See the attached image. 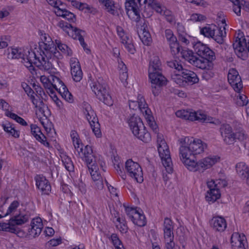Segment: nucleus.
Here are the masks:
<instances>
[{"mask_svg": "<svg viewBox=\"0 0 249 249\" xmlns=\"http://www.w3.org/2000/svg\"><path fill=\"white\" fill-rule=\"evenodd\" d=\"M103 5V8L109 14L115 15L116 13L114 1L112 0H98Z\"/></svg>", "mask_w": 249, "mask_h": 249, "instance_id": "31", "label": "nucleus"}, {"mask_svg": "<svg viewBox=\"0 0 249 249\" xmlns=\"http://www.w3.org/2000/svg\"><path fill=\"white\" fill-rule=\"evenodd\" d=\"M181 76L184 78L186 83L190 85H193L198 82L199 79L196 73L185 69H184L181 72Z\"/></svg>", "mask_w": 249, "mask_h": 249, "instance_id": "27", "label": "nucleus"}, {"mask_svg": "<svg viewBox=\"0 0 249 249\" xmlns=\"http://www.w3.org/2000/svg\"><path fill=\"white\" fill-rule=\"evenodd\" d=\"M36 185L42 193L48 195L51 192V186L49 181L43 176H37L36 177Z\"/></svg>", "mask_w": 249, "mask_h": 249, "instance_id": "25", "label": "nucleus"}, {"mask_svg": "<svg viewBox=\"0 0 249 249\" xmlns=\"http://www.w3.org/2000/svg\"><path fill=\"white\" fill-rule=\"evenodd\" d=\"M28 53L25 57L26 59L34 63L40 70L49 72L53 69L52 62L47 57H44L41 51L38 54L32 50L28 51Z\"/></svg>", "mask_w": 249, "mask_h": 249, "instance_id": "8", "label": "nucleus"}, {"mask_svg": "<svg viewBox=\"0 0 249 249\" xmlns=\"http://www.w3.org/2000/svg\"><path fill=\"white\" fill-rule=\"evenodd\" d=\"M90 88L99 100L107 106L112 105V98L105 84H101L99 81L93 82L90 84Z\"/></svg>", "mask_w": 249, "mask_h": 249, "instance_id": "10", "label": "nucleus"}, {"mask_svg": "<svg viewBox=\"0 0 249 249\" xmlns=\"http://www.w3.org/2000/svg\"><path fill=\"white\" fill-rule=\"evenodd\" d=\"M58 92L66 101L72 103L73 101L72 94L69 92L67 87L65 86L62 88L59 89Z\"/></svg>", "mask_w": 249, "mask_h": 249, "instance_id": "39", "label": "nucleus"}, {"mask_svg": "<svg viewBox=\"0 0 249 249\" xmlns=\"http://www.w3.org/2000/svg\"><path fill=\"white\" fill-rule=\"evenodd\" d=\"M1 231L9 232L13 233L16 234L18 236H20V233L21 232L16 226H15L13 224L11 223L10 219L8 223H2Z\"/></svg>", "mask_w": 249, "mask_h": 249, "instance_id": "32", "label": "nucleus"}, {"mask_svg": "<svg viewBox=\"0 0 249 249\" xmlns=\"http://www.w3.org/2000/svg\"><path fill=\"white\" fill-rule=\"evenodd\" d=\"M173 222L172 220L166 217L164 218L163 223V231H173Z\"/></svg>", "mask_w": 249, "mask_h": 249, "instance_id": "53", "label": "nucleus"}, {"mask_svg": "<svg viewBox=\"0 0 249 249\" xmlns=\"http://www.w3.org/2000/svg\"><path fill=\"white\" fill-rule=\"evenodd\" d=\"M114 217L116 218V221L118 222V224L116 225L117 228L122 232L126 233L128 230V227L126 221L124 218H121L115 214Z\"/></svg>", "mask_w": 249, "mask_h": 249, "instance_id": "38", "label": "nucleus"}, {"mask_svg": "<svg viewBox=\"0 0 249 249\" xmlns=\"http://www.w3.org/2000/svg\"><path fill=\"white\" fill-rule=\"evenodd\" d=\"M231 244L232 249H246V237L243 234L234 232L231 236Z\"/></svg>", "mask_w": 249, "mask_h": 249, "instance_id": "21", "label": "nucleus"}, {"mask_svg": "<svg viewBox=\"0 0 249 249\" xmlns=\"http://www.w3.org/2000/svg\"><path fill=\"white\" fill-rule=\"evenodd\" d=\"M119 68L120 70V79L124 85L127 84V79L128 77V74L126 71V67L125 64L121 62V63H119Z\"/></svg>", "mask_w": 249, "mask_h": 249, "instance_id": "36", "label": "nucleus"}, {"mask_svg": "<svg viewBox=\"0 0 249 249\" xmlns=\"http://www.w3.org/2000/svg\"><path fill=\"white\" fill-rule=\"evenodd\" d=\"M36 140L40 142L46 147H50V143L47 141L46 137L42 133L39 136H37Z\"/></svg>", "mask_w": 249, "mask_h": 249, "instance_id": "60", "label": "nucleus"}, {"mask_svg": "<svg viewBox=\"0 0 249 249\" xmlns=\"http://www.w3.org/2000/svg\"><path fill=\"white\" fill-rule=\"evenodd\" d=\"M181 145L179 148L180 159L188 170L191 171H201L211 167L219 158L215 156L204 158L196 161L195 155L202 153L207 144L200 139L186 137L180 140Z\"/></svg>", "mask_w": 249, "mask_h": 249, "instance_id": "1", "label": "nucleus"}, {"mask_svg": "<svg viewBox=\"0 0 249 249\" xmlns=\"http://www.w3.org/2000/svg\"><path fill=\"white\" fill-rule=\"evenodd\" d=\"M238 95L237 96L236 104L237 106L242 107L246 106L247 102L246 101L247 96L244 94H241L240 92L238 93Z\"/></svg>", "mask_w": 249, "mask_h": 249, "instance_id": "51", "label": "nucleus"}, {"mask_svg": "<svg viewBox=\"0 0 249 249\" xmlns=\"http://www.w3.org/2000/svg\"><path fill=\"white\" fill-rule=\"evenodd\" d=\"M129 107L130 109L135 110L139 109L145 115H149L150 112L148 108L147 104L146 103L144 98L141 94L138 95L137 101H129Z\"/></svg>", "mask_w": 249, "mask_h": 249, "instance_id": "19", "label": "nucleus"}, {"mask_svg": "<svg viewBox=\"0 0 249 249\" xmlns=\"http://www.w3.org/2000/svg\"><path fill=\"white\" fill-rule=\"evenodd\" d=\"M128 123L130 127V129L135 128V127L139 126L140 127H142V125L143 124L141 119L138 116L133 115L131 116L128 120Z\"/></svg>", "mask_w": 249, "mask_h": 249, "instance_id": "37", "label": "nucleus"}, {"mask_svg": "<svg viewBox=\"0 0 249 249\" xmlns=\"http://www.w3.org/2000/svg\"><path fill=\"white\" fill-rule=\"evenodd\" d=\"M172 79L179 86L183 85L184 84V78L181 76V72L178 73H175L171 76Z\"/></svg>", "mask_w": 249, "mask_h": 249, "instance_id": "50", "label": "nucleus"}, {"mask_svg": "<svg viewBox=\"0 0 249 249\" xmlns=\"http://www.w3.org/2000/svg\"><path fill=\"white\" fill-rule=\"evenodd\" d=\"M205 71L202 73V77L206 80H209L214 75V73L211 71L212 70H205Z\"/></svg>", "mask_w": 249, "mask_h": 249, "instance_id": "61", "label": "nucleus"}, {"mask_svg": "<svg viewBox=\"0 0 249 249\" xmlns=\"http://www.w3.org/2000/svg\"><path fill=\"white\" fill-rule=\"evenodd\" d=\"M120 40L121 43L124 45L125 49L128 52L131 54L135 53V49L132 43V40L127 34L122 38H120Z\"/></svg>", "mask_w": 249, "mask_h": 249, "instance_id": "34", "label": "nucleus"}, {"mask_svg": "<svg viewBox=\"0 0 249 249\" xmlns=\"http://www.w3.org/2000/svg\"><path fill=\"white\" fill-rule=\"evenodd\" d=\"M93 185L95 188L97 190H102L104 188V183L103 178L99 179V180L93 182Z\"/></svg>", "mask_w": 249, "mask_h": 249, "instance_id": "62", "label": "nucleus"}, {"mask_svg": "<svg viewBox=\"0 0 249 249\" xmlns=\"http://www.w3.org/2000/svg\"><path fill=\"white\" fill-rule=\"evenodd\" d=\"M226 185L225 181L223 180L217 179L216 180H212L207 182L208 187L209 190L215 189V188H220L224 187Z\"/></svg>", "mask_w": 249, "mask_h": 249, "instance_id": "41", "label": "nucleus"}, {"mask_svg": "<svg viewBox=\"0 0 249 249\" xmlns=\"http://www.w3.org/2000/svg\"><path fill=\"white\" fill-rule=\"evenodd\" d=\"M125 169L129 176L138 182L141 183L143 181L142 169L138 163L128 160L125 162Z\"/></svg>", "mask_w": 249, "mask_h": 249, "instance_id": "14", "label": "nucleus"}, {"mask_svg": "<svg viewBox=\"0 0 249 249\" xmlns=\"http://www.w3.org/2000/svg\"><path fill=\"white\" fill-rule=\"evenodd\" d=\"M220 188L211 189V190L207 191V195L206 196V200L209 203H213L220 197Z\"/></svg>", "mask_w": 249, "mask_h": 249, "instance_id": "33", "label": "nucleus"}, {"mask_svg": "<svg viewBox=\"0 0 249 249\" xmlns=\"http://www.w3.org/2000/svg\"><path fill=\"white\" fill-rule=\"evenodd\" d=\"M165 248L166 249H179L180 247L175 244L174 240L170 241H165Z\"/></svg>", "mask_w": 249, "mask_h": 249, "instance_id": "59", "label": "nucleus"}, {"mask_svg": "<svg viewBox=\"0 0 249 249\" xmlns=\"http://www.w3.org/2000/svg\"><path fill=\"white\" fill-rule=\"evenodd\" d=\"M125 211L129 218L135 225L139 227H143L146 225V218L139 210L135 208L125 207Z\"/></svg>", "mask_w": 249, "mask_h": 249, "instance_id": "15", "label": "nucleus"}, {"mask_svg": "<svg viewBox=\"0 0 249 249\" xmlns=\"http://www.w3.org/2000/svg\"><path fill=\"white\" fill-rule=\"evenodd\" d=\"M181 56L185 61H188L190 64L193 66L200 69L203 67L205 62L203 60H199L196 55L194 54V52L187 48H181L180 52Z\"/></svg>", "mask_w": 249, "mask_h": 249, "instance_id": "16", "label": "nucleus"}, {"mask_svg": "<svg viewBox=\"0 0 249 249\" xmlns=\"http://www.w3.org/2000/svg\"><path fill=\"white\" fill-rule=\"evenodd\" d=\"M19 206V202L17 200L13 201L8 207L6 213L4 216H6L11 213L15 212Z\"/></svg>", "mask_w": 249, "mask_h": 249, "instance_id": "48", "label": "nucleus"}, {"mask_svg": "<svg viewBox=\"0 0 249 249\" xmlns=\"http://www.w3.org/2000/svg\"><path fill=\"white\" fill-rule=\"evenodd\" d=\"M112 242L117 249H121V246L123 247L121 241L116 234H112L110 237Z\"/></svg>", "mask_w": 249, "mask_h": 249, "instance_id": "52", "label": "nucleus"}, {"mask_svg": "<svg viewBox=\"0 0 249 249\" xmlns=\"http://www.w3.org/2000/svg\"><path fill=\"white\" fill-rule=\"evenodd\" d=\"M228 80L234 90L237 93L240 92L243 89V84L241 78L236 69L233 68L230 69L228 74Z\"/></svg>", "mask_w": 249, "mask_h": 249, "instance_id": "17", "label": "nucleus"}, {"mask_svg": "<svg viewBox=\"0 0 249 249\" xmlns=\"http://www.w3.org/2000/svg\"><path fill=\"white\" fill-rule=\"evenodd\" d=\"M168 66L176 70L175 72H181L184 69L180 62L177 60H173L168 62Z\"/></svg>", "mask_w": 249, "mask_h": 249, "instance_id": "45", "label": "nucleus"}, {"mask_svg": "<svg viewBox=\"0 0 249 249\" xmlns=\"http://www.w3.org/2000/svg\"><path fill=\"white\" fill-rule=\"evenodd\" d=\"M165 37L168 43L176 42L177 40L176 36L174 35L173 31L170 29H166L165 31Z\"/></svg>", "mask_w": 249, "mask_h": 249, "instance_id": "49", "label": "nucleus"}, {"mask_svg": "<svg viewBox=\"0 0 249 249\" xmlns=\"http://www.w3.org/2000/svg\"><path fill=\"white\" fill-rule=\"evenodd\" d=\"M139 4L135 1V0L126 1L125 7L126 10V14L132 20L135 22H138L141 18L140 14Z\"/></svg>", "mask_w": 249, "mask_h": 249, "instance_id": "18", "label": "nucleus"}, {"mask_svg": "<svg viewBox=\"0 0 249 249\" xmlns=\"http://www.w3.org/2000/svg\"><path fill=\"white\" fill-rule=\"evenodd\" d=\"M71 74L73 80L76 82H80L83 77L80 65L77 60L74 59L73 62L71 60Z\"/></svg>", "mask_w": 249, "mask_h": 249, "instance_id": "26", "label": "nucleus"}, {"mask_svg": "<svg viewBox=\"0 0 249 249\" xmlns=\"http://www.w3.org/2000/svg\"><path fill=\"white\" fill-rule=\"evenodd\" d=\"M130 130L135 137L144 142H148L151 140L150 134L146 130L143 124L142 125V127L138 126Z\"/></svg>", "mask_w": 249, "mask_h": 249, "instance_id": "22", "label": "nucleus"}, {"mask_svg": "<svg viewBox=\"0 0 249 249\" xmlns=\"http://www.w3.org/2000/svg\"><path fill=\"white\" fill-rule=\"evenodd\" d=\"M148 76L152 84V92L154 96H157L160 93L161 87L165 86L167 82L162 74L161 62L157 56H153L150 60Z\"/></svg>", "mask_w": 249, "mask_h": 249, "instance_id": "3", "label": "nucleus"}, {"mask_svg": "<svg viewBox=\"0 0 249 249\" xmlns=\"http://www.w3.org/2000/svg\"><path fill=\"white\" fill-rule=\"evenodd\" d=\"M164 238L165 241H170V240H174V235L173 231H164Z\"/></svg>", "mask_w": 249, "mask_h": 249, "instance_id": "58", "label": "nucleus"}, {"mask_svg": "<svg viewBox=\"0 0 249 249\" xmlns=\"http://www.w3.org/2000/svg\"><path fill=\"white\" fill-rule=\"evenodd\" d=\"M200 33L205 37L212 38L219 44L224 42V37L226 36L225 27L221 28L215 25H208L200 28Z\"/></svg>", "mask_w": 249, "mask_h": 249, "instance_id": "9", "label": "nucleus"}, {"mask_svg": "<svg viewBox=\"0 0 249 249\" xmlns=\"http://www.w3.org/2000/svg\"><path fill=\"white\" fill-rule=\"evenodd\" d=\"M55 43L56 47H57L62 53L67 56H70L72 54V51L66 44L61 43L58 40H55Z\"/></svg>", "mask_w": 249, "mask_h": 249, "instance_id": "40", "label": "nucleus"}, {"mask_svg": "<svg viewBox=\"0 0 249 249\" xmlns=\"http://www.w3.org/2000/svg\"><path fill=\"white\" fill-rule=\"evenodd\" d=\"M170 45L171 52L173 55H176L178 54L181 51V48L179 46V43L177 40L176 42H171L169 44Z\"/></svg>", "mask_w": 249, "mask_h": 249, "instance_id": "46", "label": "nucleus"}, {"mask_svg": "<svg viewBox=\"0 0 249 249\" xmlns=\"http://www.w3.org/2000/svg\"><path fill=\"white\" fill-rule=\"evenodd\" d=\"M66 169L69 172L73 171L74 170L73 164L70 159H65L63 161Z\"/></svg>", "mask_w": 249, "mask_h": 249, "instance_id": "57", "label": "nucleus"}, {"mask_svg": "<svg viewBox=\"0 0 249 249\" xmlns=\"http://www.w3.org/2000/svg\"><path fill=\"white\" fill-rule=\"evenodd\" d=\"M210 225L213 229L219 232L224 231L227 228V222L221 216L213 217L210 221Z\"/></svg>", "mask_w": 249, "mask_h": 249, "instance_id": "24", "label": "nucleus"}, {"mask_svg": "<svg viewBox=\"0 0 249 249\" xmlns=\"http://www.w3.org/2000/svg\"><path fill=\"white\" fill-rule=\"evenodd\" d=\"M138 34L143 44L147 46L150 45L152 40L151 36L149 32L146 30L144 27L141 26L138 30Z\"/></svg>", "mask_w": 249, "mask_h": 249, "instance_id": "29", "label": "nucleus"}, {"mask_svg": "<svg viewBox=\"0 0 249 249\" xmlns=\"http://www.w3.org/2000/svg\"><path fill=\"white\" fill-rule=\"evenodd\" d=\"M31 132L32 134L36 139L37 136L42 134L40 128L36 124H32L30 125Z\"/></svg>", "mask_w": 249, "mask_h": 249, "instance_id": "55", "label": "nucleus"}, {"mask_svg": "<svg viewBox=\"0 0 249 249\" xmlns=\"http://www.w3.org/2000/svg\"><path fill=\"white\" fill-rule=\"evenodd\" d=\"M206 19V18L205 16L195 13L191 16L190 20L194 22H197L204 21Z\"/></svg>", "mask_w": 249, "mask_h": 249, "instance_id": "54", "label": "nucleus"}, {"mask_svg": "<svg viewBox=\"0 0 249 249\" xmlns=\"http://www.w3.org/2000/svg\"><path fill=\"white\" fill-rule=\"evenodd\" d=\"M57 14L59 15V17H61L70 21L74 22L75 18V15L67 10L63 12L59 10L57 11Z\"/></svg>", "mask_w": 249, "mask_h": 249, "instance_id": "44", "label": "nucleus"}, {"mask_svg": "<svg viewBox=\"0 0 249 249\" xmlns=\"http://www.w3.org/2000/svg\"><path fill=\"white\" fill-rule=\"evenodd\" d=\"M59 25L61 28L65 27L71 30V31L74 33V35L72 36H75L74 37H73L74 38L78 39L81 45L83 47L84 50H87L88 51H89V50L86 48L87 44L85 42L84 39L83 38V34L85 33L84 31L80 30L76 27H73L71 24L64 21L59 22Z\"/></svg>", "mask_w": 249, "mask_h": 249, "instance_id": "20", "label": "nucleus"}, {"mask_svg": "<svg viewBox=\"0 0 249 249\" xmlns=\"http://www.w3.org/2000/svg\"><path fill=\"white\" fill-rule=\"evenodd\" d=\"M232 46L237 56L244 59L249 52V36L244 37L242 33H239L235 37Z\"/></svg>", "mask_w": 249, "mask_h": 249, "instance_id": "12", "label": "nucleus"}, {"mask_svg": "<svg viewBox=\"0 0 249 249\" xmlns=\"http://www.w3.org/2000/svg\"><path fill=\"white\" fill-rule=\"evenodd\" d=\"M50 80H51V88L54 89L58 92L59 91V89L63 88L65 86V85L63 83L62 81H61L58 77L54 76L51 75L50 76Z\"/></svg>", "mask_w": 249, "mask_h": 249, "instance_id": "35", "label": "nucleus"}, {"mask_svg": "<svg viewBox=\"0 0 249 249\" xmlns=\"http://www.w3.org/2000/svg\"><path fill=\"white\" fill-rule=\"evenodd\" d=\"M73 145L77 154H75L84 160L87 164L93 182L102 179L101 174L99 173V168L94 163L95 157L93 154L91 147L88 145L83 148V145L79 139L77 132L75 130L71 132Z\"/></svg>", "mask_w": 249, "mask_h": 249, "instance_id": "2", "label": "nucleus"}, {"mask_svg": "<svg viewBox=\"0 0 249 249\" xmlns=\"http://www.w3.org/2000/svg\"><path fill=\"white\" fill-rule=\"evenodd\" d=\"M116 31L117 35L119 36L120 38H122V37L126 34L124 29L121 26H117L116 27Z\"/></svg>", "mask_w": 249, "mask_h": 249, "instance_id": "63", "label": "nucleus"}, {"mask_svg": "<svg viewBox=\"0 0 249 249\" xmlns=\"http://www.w3.org/2000/svg\"><path fill=\"white\" fill-rule=\"evenodd\" d=\"M187 2H190L197 6L206 7L208 5V3L204 0H185Z\"/></svg>", "mask_w": 249, "mask_h": 249, "instance_id": "56", "label": "nucleus"}, {"mask_svg": "<svg viewBox=\"0 0 249 249\" xmlns=\"http://www.w3.org/2000/svg\"><path fill=\"white\" fill-rule=\"evenodd\" d=\"M41 39L42 41L39 43V48L44 57H47L52 62L53 61L57 62V59L62 57L60 53L57 50L56 45L48 35H42Z\"/></svg>", "mask_w": 249, "mask_h": 249, "instance_id": "5", "label": "nucleus"}, {"mask_svg": "<svg viewBox=\"0 0 249 249\" xmlns=\"http://www.w3.org/2000/svg\"><path fill=\"white\" fill-rule=\"evenodd\" d=\"M40 82L42 83L44 87L47 89V92L50 93H53L52 89L51 88L50 76L47 77L45 75H42L40 77Z\"/></svg>", "mask_w": 249, "mask_h": 249, "instance_id": "43", "label": "nucleus"}, {"mask_svg": "<svg viewBox=\"0 0 249 249\" xmlns=\"http://www.w3.org/2000/svg\"><path fill=\"white\" fill-rule=\"evenodd\" d=\"M194 49L196 53L200 57L199 60H203L205 63L202 70H212L213 67V61L215 59L214 53L207 45L198 41L194 45Z\"/></svg>", "mask_w": 249, "mask_h": 249, "instance_id": "6", "label": "nucleus"}, {"mask_svg": "<svg viewBox=\"0 0 249 249\" xmlns=\"http://www.w3.org/2000/svg\"><path fill=\"white\" fill-rule=\"evenodd\" d=\"M178 117L191 121H198L208 122L210 121L207 115L202 111H195L193 110H180L176 112Z\"/></svg>", "mask_w": 249, "mask_h": 249, "instance_id": "13", "label": "nucleus"}, {"mask_svg": "<svg viewBox=\"0 0 249 249\" xmlns=\"http://www.w3.org/2000/svg\"><path fill=\"white\" fill-rule=\"evenodd\" d=\"M30 226L31 228L29 229L28 232L29 235L33 237L38 236L43 228L42 220L39 217L33 219Z\"/></svg>", "mask_w": 249, "mask_h": 249, "instance_id": "23", "label": "nucleus"}, {"mask_svg": "<svg viewBox=\"0 0 249 249\" xmlns=\"http://www.w3.org/2000/svg\"><path fill=\"white\" fill-rule=\"evenodd\" d=\"M157 142L158 144V151L162 164L166 168V171L170 173L173 170L172 162L170 157V151L162 134L157 133Z\"/></svg>", "mask_w": 249, "mask_h": 249, "instance_id": "7", "label": "nucleus"}, {"mask_svg": "<svg viewBox=\"0 0 249 249\" xmlns=\"http://www.w3.org/2000/svg\"><path fill=\"white\" fill-rule=\"evenodd\" d=\"M219 131L223 142L226 145L233 144L237 140L242 142L247 138V135L242 128H236L234 131L228 124H221Z\"/></svg>", "mask_w": 249, "mask_h": 249, "instance_id": "4", "label": "nucleus"}, {"mask_svg": "<svg viewBox=\"0 0 249 249\" xmlns=\"http://www.w3.org/2000/svg\"><path fill=\"white\" fill-rule=\"evenodd\" d=\"M236 173L243 179L249 181V167L244 162L237 163L235 165Z\"/></svg>", "mask_w": 249, "mask_h": 249, "instance_id": "28", "label": "nucleus"}, {"mask_svg": "<svg viewBox=\"0 0 249 249\" xmlns=\"http://www.w3.org/2000/svg\"><path fill=\"white\" fill-rule=\"evenodd\" d=\"M152 8L154 9L157 13H159L161 15L162 14V12L165 9L164 7H162L158 3L154 4V6Z\"/></svg>", "mask_w": 249, "mask_h": 249, "instance_id": "64", "label": "nucleus"}, {"mask_svg": "<svg viewBox=\"0 0 249 249\" xmlns=\"http://www.w3.org/2000/svg\"><path fill=\"white\" fill-rule=\"evenodd\" d=\"M6 115L15 120L17 123L20 124L22 125L26 126L27 125V123L22 118L18 116L15 113L11 112L10 111H7L6 112Z\"/></svg>", "mask_w": 249, "mask_h": 249, "instance_id": "42", "label": "nucleus"}, {"mask_svg": "<svg viewBox=\"0 0 249 249\" xmlns=\"http://www.w3.org/2000/svg\"><path fill=\"white\" fill-rule=\"evenodd\" d=\"M29 220V215L27 214L19 213L10 218L11 223L16 226V225H21Z\"/></svg>", "mask_w": 249, "mask_h": 249, "instance_id": "30", "label": "nucleus"}, {"mask_svg": "<svg viewBox=\"0 0 249 249\" xmlns=\"http://www.w3.org/2000/svg\"><path fill=\"white\" fill-rule=\"evenodd\" d=\"M83 113L90 124L93 133L97 137H100L102 135L100 129V125L96 113L92 109L91 106L88 103L84 102L83 103Z\"/></svg>", "mask_w": 249, "mask_h": 249, "instance_id": "11", "label": "nucleus"}, {"mask_svg": "<svg viewBox=\"0 0 249 249\" xmlns=\"http://www.w3.org/2000/svg\"><path fill=\"white\" fill-rule=\"evenodd\" d=\"M9 55H11L12 58L18 59L19 58H22L24 57V55L22 52V50L21 49L18 48H13L11 49V54H9Z\"/></svg>", "mask_w": 249, "mask_h": 249, "instance_id": "47", "label": "nucleus"}]
</instances>
